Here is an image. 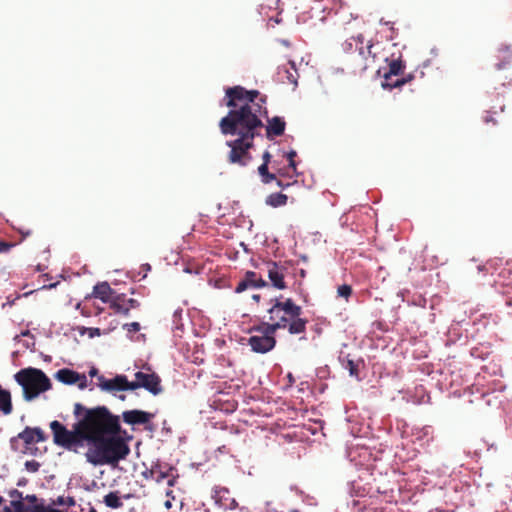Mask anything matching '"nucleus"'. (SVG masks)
Wrapping results in <instances>:
<instances>
[{
    "label": "nucleus",
    "instance_id": "nucleus-45",
    "mask_svg": "<svg viewBox=\"0 0 512 512\" xmlns=\"http://www.w3.org/2000/svg\"><path fill=\"white\" fill-rule=\"evenodd\" d=\"M260 298H261V297H260V295H259V294H254V295L252 296V299H253V300H255L256 302H259Z\"/></svg>",
    "mask_w": 512,
    "mask_h": 512
},
{
    "label": "nucleus",
    "instance_id": "nucleus-7",
    "mask_svg": "<svg viewBox=\"0 0 512 512\" xmlns=\"http://www.w3.org/2000/svg\"><path fill=\"white\" fill-rule=\"evenodd\" d=\"M405 66L403 65L401 60H392L389 63V70L384 74L385 83L383 84L384 87H390V88H396L404 85L407 83L410 79H412V76L409 75L408 78L402 77L399 79H396L395 81H392L393 76H399L403 73Z\"/></svg>",
    "mask_w": 512,
    "mask_h": 512
},
{
    "label": "nucleus",
    "instance_id": "nucleus-22",
    "mask_svg": "<svg viewBox=\"0 0 512 512\" xmlns=\"http://www.w3.org/2000/svg\"><path fill=\"white\" fill-rule=\"evenodd\" d=\"M104 503L107 507L112 509H118L123 506L121 502V497L118 495V492H109L104 496Z\"/></svg>",
    "mask_w": 512,
    "mask_h": 512
},
{
    "label": "nucleus",
    "instance_id": "nucleus-31",
    "mask_svg": "<svg viewBox=\"0 0 512 512\" xmlns=\"http://www.w3.org/2000/svg\"><path fill=\"white\" fill-rule=\"evenodd\" d=\"M166 496L168 497L167 500L164 502V506L166 509L172 508V500L175 499V496L173 495V491L171 489L166 491Z\"/></svg>",
    "mask_w": 512,
    "mask_h": 512
},
{
    "label": "nucleus",
    "instance_id": "nucleus-19",
    "mask_svg": "<svg viewBox=\"0 0 512 512\" xmlns=\"http://www.w3.org/2000/svg\"><path fill=\"white\" fill-rule=\"evenodd\" d=\"M55 378L63 384L74 385L79 381L80 373L68 368H63L56 372Z\"/></svg>",
    "mask_w": 512,
    "mask_h": 512
},
{
    "label": "nucleus",
    "instance_id": "nucleus-43",
    "mask_svg": "<svg viewBox=\"0 0 512 512\" xmlns=\"http://www.w3.org/2000/svg\"><path fill=\"white\" fill-rule=\"evenodd\" d=\"M484 121H485L486 123H490V122H491V123H493L494 125L496 124V121L494 120V118H493L492 116H489V115H486V116L484 117Z\"/></svg>",
    "mask_w": 512,
    "mask_h": 512
},
{
    "label": "nucleus",
    "instance_id": "nucleus-40",
    "mask_svg": "<svg viewBox=\"0 0 512 512\" xmlns=\"http://www.w3.org/2000/svg\"><path fill=\"white\" fill-rule=\"evenodd\" d=\"M263 164H269L270 163V159H271V154L268 152V151H265L263 153Z\"/></svg>",
    "mask_w": 512,
    "mask_h": 512
},
{
    "label": "nucleus",
    "instance_id": "nucleus-4",
    "mask_svg": "<svg viewBox=\"0 0 512 512\" xmlns=\"http://www.w3.org/2000/svg\"><path fill=\"white\" fill-rule=\"evenodd\" d=\"M14 379L22 387L23 398L28 402L52 388L49 377L41 369L33 367L19 370Z\"/></svg>",
    "mask_w": 512,
    "mask_h": 512
},
{
    "label": "nucleus",
    "instance_id": "nucleus-46",
    "mask_svg": "<svg viewBox=\"0 0 512 512\" xmlns=\"http://www.w3.org/2000/svg\"><path fill=\"white\" fill-rule=\"evenodd\" d=\"M3 512H15V511H12L10 507L5 506L3 509Z\"/></svg>",
    "mask_w": 512,
    "mask_h": 512
},
{
    "label": "nucleus",
    "instance_id": "nucleus-20",
    "mask_svg": "<svg viewBox=\"0 0 512 512\" xmlns=\"http://www.w3.org/2000/svg\"><path fill=\"white\" fill-rule=\"evenodd\" d=\"M12 410L11 393L0 385V411L4 415H9L12 413Z\"/></svg>",
    "mask_w": 512,
    "mask_h": 512
},
{
    "label": "nucleus",
    "instance_id": "nucleus-49",
    "mask_svg": "<svg viewBox=\"0 0 512 512\" xmlns=\"http://www.w3.org/2000/svg\"><path fill=\"white\" fill-rule=\"evenodd\" d=\"M119 398H120L121 400H125V396H124V395H121Z\"/></svg>",
    "mask_w": 512,
    "mask_h": 512
},
{
    "label": "nucleus",
    "instance_id": "nucleus-42",
    "mask_svg": "<svg viewBox=\"0 0 512 512\" xmlns=\"http://www.w3.org/2000/svg\"><path fill=\"white\" fill-rule=\"evenodd\" d=\"M89 375H90L91 377H94V376H97V377H98V376H100V375L98 374V369H97V368H95V367H92V368L90 369V371H89Z\"/></svg>",
    "mask_w": 512,
    "mask_h": 512
},
{
    "label": "nucleus",
    "instance_id": "nucleus-44",
    "mask_svg": "<svg viewBox=\"0 0 512 512\" xmlns=\"http://www.w3.org/2000/svg\"><path fill=\"white\" fill-rule=\"evenodd\" d=\"M81 314L85 317H89L91 315V313L86 308L81 309Z\"/></svg>",
    "mask_w": 512,
    "mask_h": 512
},
{
    "label": "nucleus",
    "instance_id": "nucleus-35",
    "mask_svg": "<svg viewBox=\"0 0 512 512\" xmlns=\"http://www.w3.org/2000/svg\"><path fill=\"white\" fill-rule=\"evenodd\" d=\"M273 180H276V175L273 173H267L264 177H262V182L264 184L271 183Z\"/></svg>",
    "mask_w": 512,
    "mask_h": 512
},
{
    "label": "nucleus",
    "instance_id": "nucleus-18",
    "mask_svg": "<svg viewBox=\"0 0 512 512\" xmlns=\"http://www.w3.org/2000/svg\"><path fill=\"white\" fill-rule=\"evenodd\" d=\"M290 69L286 66L279 67L278 69V75L279 79L288 84H292L294 87L297 86L299 74L295 67V63L293 61H289Z\"/></svg>",
    "mask_w": 512,
    "mask_h": 512
},
{
    "label": "nucleus",
    "instance_id": "nucleus-29",
    "mask_svg": "<svg viewBox=\"0 0 512 512\" xmlns=\"http://www.w3.org/2000/svg\"><path fill=\"white\" fill-rule=\"evenodd\" d=\"M296 151L294 150H291L289 151L287 154H286V157L289 161V168L293 170V172L296 171V162H295V157H296Z\"/></svg>",
    "mask_w": 512,
    "mask_h": 512
},
{
    "label": "nucleus",
    "instance_id": "nucleus-6",
    "mask_svg": "<svg viewBox=\"0 0 512 512\" xmlns=\"http://www.w3.org/2000/svg\"><path fill=\"white\" fill-rule=\"evenodd\" d=\"M138 388H145L153 395H158L162 392L161 379L155 373H144L138 371L135 373V381L130 382V390Z\"/></svg>",
    "mask_w": 512,
    "mask_h": 512
},
{
    "label": "nucleus",
    "instance_id": "nucleus-33",
    "mask_svg": "<svg viewBox=\"0 0 512 512\" xmlns=\"http://www.w3.org/2000/svg\"><path fill=\"white\" fill-rule=\"evenodd\" d=\"M76 384H78V387L81 390H83L87 387V378H86L85 374H80V379Z\"/></svg>",
    "mask_w": 512,
    "mask_h": 512
},
{
    "label": "nucleus",
    "instance_id": "nucleus-24",
    "mask_svg": "<svg viewBox=\"0 0 512 512\" xmlns=\"http://www.w3.org/2000/svg\"><path fill=\"white\" fill-rule=\"evenodd\" d=\"M344 367L349 371V374L353 377L359 378L358 364L352 359H347Z\"/></svg>",
    "mask_w": 512,
    "mask_h": 512
},
{
    "label": "nucleus",
    "instance_id": "nucleus-9",
    "mask_svg": "<svg viewBox=\"0 0 512 512\" xmlns=\"http://www.w3.org/2000/svg\"><path fill=\"white\" fill-rule=\"evenodd\" d=\"M266 271L268 278L275 288L279 290L286 288V283L284 281L285 273L287 271L286 266L270 261L266 263Z\"/></svg>",
    "mask_w": 512,
    "mask_h": 512
},
{
    "label": "nucleus",
    "instance_id": "nucleus-48",
    "mask_svg": "<svg viewBox=\"0 0 512 512\" xmlns=\"http://www.w3.org/2000/svg\"><path fill=\"white\" fill-rule=\"evenodd\" d=\"M123 498H125V499H129V498H130V495H129V494H128V495H124V496H123Z\"/></svg>",
    "mask_w": 512,
    "mask_h": 512
},
{
    "label": "nucleus",
    "instance_id": "nucleus-38",
    "mask_svg": "<svg viewBox=\"0 0 512 512\" xmlns=\"http://www.w3.org/2000/svg\"><path fill=\"white\" fill-rule=\"evenodd\" d=\"M26 501H28L29 503H32L34 505H36V502L38 500L37 496L32 494V495H27L25 498H24Z\"/></svg>",
    "mask_w": 512,
    "mask_h": 512
},
{
    "label": "nucleus",
    "instance_id": "nucleus-10",
    "mask_svg": "<svg viewBox=\"0 0 512 512\" xmlns=\"http://www.w3.org/2000/svg\"><path fill=\"white\" fill-rule=\"evenodd\" d=\"M139 307L140 303L138 300L133 298L127 299L125 294L114 295L110 306V308L113 309L115 313L124 316H128L131 309H137Z\"/></svg>",
    "mask_w": 512,
    "mask_h": 512
},
{
    "label": "nucleus",
    "instance_id": "nucleus-32",
    "mask_svg": "<svg viewBox=\"0 0 512 512\" xmlns=\"http://www.w3.org/2000/svg\"><path fill=\"white\" fill-rule=\"evenodd\" d=\"M9 497L12 498V500H23L22 492L17 489L11 490L9 492Z\"/></svg>",
    "mask_w": 512,
    "mask_h": 512
},
{
    "label": "nucleus",
    "instance_id": "nucleus-30",
    "mask_svg": "<svg viewBox=\"0 0 512 512\" xmlns=\"http://www.w3.org/2000/svg\"><path fill=\"white\" fill-rule=\"evenodd\" d=\"M123 328L125 330H127L129 333H131V332L136 333L140 330L141 327L138 322H131V323L124 324Z\"/></svg>",
    "mask_w": 512,
    "mask_h": 512
},
{
    "label": "nucleus",
    "instance_id": "nucleus-47",
    "mask_svg": "<svg viewBox=\"0 0 512 512\" xmlns=\"http://www.w3.org/2000/svg\"><path fill=\"white\" fill-rule=\"evenodd\" d=\"M4 502V498L2 496H0V505H2Z\"/></svg>",
    "mask_w": 512,
    "mask_h": 512
},
{
    "label": "nucleus",
    "instance_id": "nucleus-28",
    "mask_svg": "<svg viewBox=\"0 0 512 512\" xmlns=\"http://www.w3.org/2000/svg\"><path fill=\"white\" fill-rule=\"evenodd\" d=\"M25 468H26L27 471L35 473V472H37L39 470L40 463L37 462L36 460L26 461L25 462Z\"/></svg>",
    "mask_w": 512,
    "mask_h": 512
},
{
    "label": "nucleus",
    "instance_id": "nucleus-25",
    "mask_svg": "<svg viewBox=\"0 0 512 512\" xmlns=\"http://www.w3.org/2000/svg\"><path fill=\"white\" fill-rule=\"evenodd\" d=\"M337 294L339 297H343L347 300L352 294V287L347 284L340 285L337 289Z\"/></svg>",
    "mask_w": 512,
    "mask_h": 512
},
{
    "label": "nucleus",
    "instance_id": "nucleus-8",
    "mask_svg": "<svg viewBox=\"0 0 512 512\" xmlns=\"http://www.w3.org/2000/svg\"><path fill=\"white\" fill-rule=\"evenodd\" d=\"M98 387L107 392L130 390V382L125 375H116L113 379H107L103 375L98 376Z\"/></svg>",
    "mask_w": 512,
    "mask_h": 512
},
{
    "label": "nucleus",
    "instance_id": "nucleus-13",
    "mask_svg": "<svg viewBox=\"0 0 512 512\" xmlns=\"http://www.w3.org/2000/svg\"><path fill=\"white\" fill-rule=\"evenodd\" d=\"M154 417L152 413L142 410H127L122 413V419L129 425H144Z\"/></svg>",
    "mask_w": 512,
    "mask_h": 512
},
{
    "label": "nucleus",
    "instance_id": "nucleus-41",
    "mask_svg": "<svg viewBox=\"0 0 512 512\" xmlns=\"http://www.w3.org/2000/svg\"><path fill=\"white\" fill-rule=\"evenodd\" d=\"M277 185H278V187H280V188H282V189H285V188H287V187H289V186H290V183H284V182H283V181H281V180H277Z\"/></svg>",
    "mask_w": 512,
    "mask_h": 512
},
{
    "label": "nucleus",
    "instance_id": "nucleus-12",
    "mask_svg": "<svg viewBox=\"0 0 512 512\" xmlns=\"http://www.w3.org/2000/svg\"><path fill=\"white\" fill-rule=\"evenodd\" d=\"M363 43H364V37L362 35H358L356 38L352 37L351 39L346 40L342 44V49L344 52L349 53L355 47V49L358 50L359 56L362 59H366L368 54L369 55L372 54L371 49H372L373 45L368 44L366 47H364Z\"/></svg>",
    "mask_w": 512,
    "mask_h": 512
},
{
    "label": "nucleus",
    "instance_id": "nucleus-27",
    "mask_svg": "<svg viewBox=\"0 0 512 512\" xmlns=\"http://www.w3.org/2000/svg\"><path fill=\"white\" fill-rule=\"evenodd\" d=\"M80 334H85V333H88V336L90 338H94L96 336H100L101 335V330L99 328H86V327H82L80 330H79Z\"/></svg>",
    "mask_w": 512,
    "mask_h": 512
},
{
    "label": "nucleus",
    "instance_id": "nucleus-36",
    "mask_svg": "<svg viewBox=\"0 0 512 512\" xmlns=\"http://www.w3.org/2000/svg\"><path fill=\"white\" fill-rule=\"evenodd\" d=\"M13 247V244L12 243H8V242H5V241H0V253L1 252H7L9 251V249Z\"/></svg>",
    "mask_w": 512,
    "mask_h": 512
},
{
    "label": "nucleus",
    "instance_id": "nucleus-5",
    "mask_svg": "<svg viewBox=\"0 0 512 512\" xmlns=\"http://www.w3.org/2000/svg\"><path fill=\"white\" fill-rule=\"evenodd\" d=\"M251 332L258 333L256 335H252L248 340V344L252 351L264 354L275 347V333H270V329L266 328L265 323L252 327Z\"/></svg>",
    "mask_w": 512,
    "mask_h": 512
},
{
    "label": "nucleus",
    "instance_id": "nucleus-21",
    "mask_svg": "<svg viewBox=\"0 0 512 512\" xmlns=\"http://www.w3.org/2000/svg\"><path fill=\"white\" fill-rule=\"evenodd\" d=\"M288 197L281 192L272 193L266 197L265 203L271 207L277 208L287 204Z\"/></svg>",
    "mask_w": 512,
    "mask_h": 512
},
{
    "label": "nucleus",
    "instance_id": "nucleus-1",
    "mask_svg": "<svg viewBox=\"0 0 512 512\" xmlns=\"http://www.w3.org/2000/svg\"><path fill=\"white\" fill-rule=\"evenodd\" d=\"M73 415L76 422L68 429L61 422L50 423L53 442L66 450L77 453L88 446L86 461L94 466L117 465L126 459L130 447L120 436L122 431L120 417L106 406L86 407L75 403Z\"/></svg>",
    "mask_w": 512,
    "mask_h": 512
},
{
    "label": "nucleus",
    "instance_id": "nucleus-37",
    "mask_svg": "<svg viewBox=\"0 0 512 512\" xmlns=\"http://www.w3.org/2000/svg\"><path fill=\"white\" fill-rule=\"evenodd\" d=\"M268 164H261L258 167V173L260 174L261 178L264 177L268 173Z\"/></svg>",
    "mask_w": 512,
    "mask_h": 512
},
{
    "label": "nucleus",
    "instance_id": "nucleus-39",
    "mask_svg": "<svg viewBox=\"0 0 512 512\" xmlns=\"http://www.w3.org/2000/svg\"><path fill=\"white\" fill-rule=\"evenodd\" d=\"M18 232L25 238V237H28L32 234V231L30 229H24V228H19L18 229Z\"/></svg>",
    "mask_w": 512,
    "mask_h": 512
},
{
    "label": "nucleus",
    "instance_id": "nucleus-15",
    "mask_svg": "<svg viewBox=\"0 0 512 512\" xmlns=\"http://www.w3.org/2000/svg\"><path fill=\"white\" fill-rule=\"evenodd\" d=\"M17 438L21 439L27 446L44 442L47 439L44 431L39 427H26L17 435Z\"/></svg>",
    "mask_w": 512,
    "mask_h": 512
},
{
    "label": "nucleus",
    "instance_id": "nucleus-34",
    "mask_svg": "<svg viewBox=\"0 0 512 512\" xmlns=\"http://www.w3.org/2000/svg\"><path fill=\"white\" fill-rule=\"evenodd\" d=\"M505 304L508 308L512 309V291H505Z\"/></svg>",
    "mask_w": 512,
    "mask_h": 512
},
{
    "label": "nucleus",
    "instance_id": "nucleus-2",
    "mask_svg": "<svg viewBox=\"0 0 512 512\" xmlns=\"http://www.w3.org/2000/svg\"><path fill=\"white\" fill-rule=\"evenodd\" d=\"M266 101L267 97L258 90H247L239 85L225 89L224 102L230 110L219 121V128L223 135L236 137L226 142L230 148L227 155L230 164L244 167L251 162L250 150L264 128L262 117L268 115Z\"/></svg>",
    "mask_w": 512,
    "mask_h": 512
},
{
    "label": "nucleus",
    "instance_id": "nucleus-11",
    "mask_svg": "<svg viewBox=\"0 0 512 512\" xmlns=\"http://www.w3.org/2000/svg\"><path fill=\"white\" fill-rule=\"evenodd\" d=\"M173 468L169 467L167 470H162L160 465L152 466L150 470H147L143 473L146 479H152L157 483L162 482L164 479H167V484L169 487H173L176 483V477L171 474Z\"/></svg>",
    "mask_w": 512,
    "mask_h": 512
},
{
    "label": "nucleus",
    "instance_id": "nucleus-3",
    "mask_svg": "<svg viewBox=\"0 0 512 512\" xmlns=\"http://www.w3.org/2000/svg\"><path fill=\"white\" fill-rule=\"evenodd\" d=\"M274 304L268 309L269 322H264L270 333H276L278 329H288L293 335H301L306 332L307 319L301 318L302 308L294 303L291 298L284 301L274 300Z\"/></svg>",
    "mask_w": 512,
    "mask_h": 512
},
{
    "label": "nucleus",
    "instance_id": "nucleus-17",
    "mask_svg": "<svg viewBox=\"0 0 512 512\" xmlns=\"http://www.w3.org/2000/svg\"><path fill=\"white\" fill-rule=\"evenodd\" d=\"M116 294L117 293L110 287L107 282H100L93 288V296L99 298L104 303H109L110 306L111 301Z\"/></svg>",
    "mask_w": 512,
    "mask_h": 512
},
{
    "label": "nucleus",
    "instance_id": "nucleus-14",
    "mask_svg": "<svg viewBox=\"0 0 512 512\" xmlns=\"http://www.w3.org/2000/svg\"><path fill=\"white\" fill-rule=\"evenodd\" d=\"M265 286H267V282L263 280L261 277H258L256 272L247 271L244 279L239 281V283L235 287V292L241 293L249 287L260 288Z\"/></svg>",
    "mask_w": 512,
    "mask_h": 512
},
{
    "label": "nucleus",
    "instance_id": "nucleus-16",
    "mask_svg": "<svg viewBox=\"0 0 512 512\" xmlns=\"http://www.w3.org/2000/svg\"><path fill=\"white\" fill-rule=\"evenodd\" d=\"M286 122L282 117L274 116L267 120L265 127L266 137L273 139L274 137L282 136L285 132Z\"/></svg>",
    "mask_w": 512,
    "mask_h": 512
},
{
    "label": "nucleus",
    "instance_id": "nucleus-23",
    "mask_svg": "<svg viewBox=\"0 0 512 512\" xmlns=\"http://www.w3.org/2000/svg\"><path fill=\"white\" fill-rule=\"evenodd\" d=\"M53 504L54 505H57V506H68V507H72L76 504V501L73 497H64V496H59L57 497L56 500L53 501Z\"/></svg>",
    "mask_w": 512,
    "mask_h": 512
},
{
    "label": "nucleus",
    "instance_id": "nucleus-26",
    "mask_svg": "<svg viewBox=\"0 0 512 512\" xmlns=\"http://www.w3.org/2000/svg\"><path fill=\"white\" fill-rule=\"evenodd\" d=\"M11 506L14 508L15 512H30L29 509L24 503L23 500H12Z\"/></svg>",
    "mask_w": 512,
    "mask_h": 512
}]
</instances>
